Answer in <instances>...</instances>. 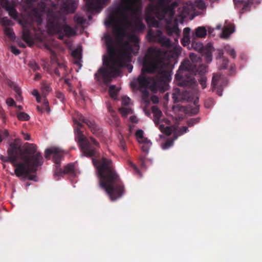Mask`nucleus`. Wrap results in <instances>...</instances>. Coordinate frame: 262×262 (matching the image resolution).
Listing matches in <instances>:
<instances>
[{"label": "nucleus", "mask_w": 262, "mask_h": 262, "mask_svg": "<svg viewBox=\"0 0 262 262\" xmlns=\"http://www.w3.org/2000/svg\"><path fill=\"white\" fill-rule=\"evenodd\" d=\"M172 144V142L170 141H168L163 145V148L164 149H167L171 146Z\"/></svg>", "instance_id": "61"}, {"label": "nucleus", "mask_w": 262, "mask_h": 262, "mask_svg": "<svg viewBox=\"0 0 262 262\" xmlns=\"http://www.w3.org/2000/svg\"><path fill=\"white\" fill-rule=\"evenodd\" d=\"M139 90L141 91L143 98L146 99L149 96V91L147 88H139Z\"/></svg>", "instance_id": "48"}, {"label": "nucleus", "mask_w": 262, "mask_h": 262, "mask_svg": "<svg viewBox=\"0 0 262 262\" xmlns=\"http://www.w3.org/2000/svg\"><path fill=\"white\" fill-rule=\"evenodd\" d=\"M166 1L171 2V0H158L157 4L150 5V9L156 11L157 17L160 20H164L167 16V23L169 24L172 21L175 14L174 9L178 6V4L174 2L167 5Z\"/></svg>", "instance_id": "10"}, {"label": "nucleus", "mask_w": 262, "mask_h": 262, "mask_svg": "<svg viewBox=\"0 0 262 262\" xmlns=\"http://www.w3.org/2000/svg\"><path fill=\"white\" fill-rule=\"evenodd\" d=\"M196 39L191 38V47L194 50L201 53L202 57H204L207 63L211 62L212 60L213 47L208 43L204 47L201 42L196 41Z\"/></svg>", "instance_id": "13"}, {"label": "nucleus", "mask_w": 262, "mask_h": 262, "mask_svg": "<svg viewBox=\"0 0 262 262\" xmlns=\"http://www.w3.org/2000/svg\"><path fill=\"white\" fill-rule=\"evenodd\" d=\"M191 63L189 60L184 61L181 67L184 68V71H179L175 75L177 84L182 87H194L195 85V80L194 75L190 71L198 72L199 74H204L206 72V66L200 65L201 58L194 53H191L189 55Z\"/></svg>", "instance_id": "5"}, {"label": "nucleus", "mask_w": 262, "mask_h": 262, "mask_svg": "<svg viewBox=\"0 0 262 262\" xmlns=\"http://www.w3.org/2000/svg\"><path fill=\"white\" fill-rule=\"evenodd\" d=\"M26 145L24 150L20 147L21 154L19 159L24 161L21 163L25 164V166L28 168V174L32 171L36 170V167L42 165L43 160L41 153L36 151L37 147L35 144L27 143Z\"/></svg>", "instance_id": "7"}, {"label": "nucleus", "mask_w": 262, "mask_h": 262, "mask_svg": "<svg viewBox=\"0 0 262 262\" xmlns=\"http://www.w3.org/2000/svg\"><path fill=\"white\" fill-rule=\"evenodd\" d=\"M43 109H45V110L46 112H47L48 113H49L50 111V107H49V101L46 99V96L43 97Z\"/></svg>", "instance_id": "45"}, {"label": "nucleus", "mask_w": 262, "mask_h": 262, "mask_svg": "<svg viewBox=\"0 0 262 262\" xmlns=\"http://www.w3.org/2000/svg\"><path fill=\"white\" fill-rule=\"evenodd\" d=\"M135 136L137 138L138 142H146L148 140L143 137V131L142 129L137 130Z\"/></svg>", "instance_id": "36"}, {"label": "nucleus", "mask_w": 262, "mask_h": 262, "mask_svg": "<svg viewBox=\"0 0 262 262\" xmlns=\"http://www.w3.org/2000/svg\"><path fill=\"white\" fill-rule=\"evenodd\" d=\"M224 50L226 52H227V53L231 55L232 58L234 59L235 58L236 52L234 49H233L228 45H226L224 46Z\"/></svg>", "instance_id": "38"}, {"label": "nucleus", "mask_w": 262, "mask_h": 262, "mask_svg": "<svg viewBox=\"0 0 262 262\" xmlns=\"http://www.w3.org/2000/svg\"><path fill=\"white\" fill-rule=\"evenodd\" d=\"M74 21L77 24L82 25L85 23L86 19L84 16L76 14L74 16Z\"/></svg>", "instance_id": "39"}, {"label": "nucleus", "mask_w": 262, "mask_h": 262, "mask_svg": "<svg viewBox=\"0 0 262 262\" xmlns=\"http://www.w3.org/2000/svg\"><path fill=\"white\" fill-rule=\"evenodd\" d=\"M163 133L166 134L167 136L170 135L172 133L171 127L168 126H166V128H165Z\"/></svg>", "instance_id": "57"}, {"label": "nucleus", "mask_w": 262, "mask_h": 262, "mask_svg": "<svg viewBox=\"0 0 262 262\" xmlns=\"http://www.w3.org/2000/svg\"><path fill=\"white\" fill-rule=\"evenodd\" d=\"M119 91V89L117 88L114 85H112L109 87L108 93L110 96L113 99H117V94Z\"/></svg>", "instance_id": "33"}, {"label": "nucleus", "mask_w": 262, "mask_h": 262, "mask_svg": "<svg viewBox=\"0 0 262 262\" xmlns=\"http://www.w3.org/2000/svg\"><path fill=\"white\" fill-rule=\"evenodd\" d=\"M17 119L20 121H28L29 119V116L26 113L24 112H20L17 114Z\"/></svg>", "instance_id": "42"}, {"label": "nucleus", "mask_w": 262, "mask_h": 262, "mask_svg": "<svg viewBox=\"0 0 262 262\" xmlns=\"http://www.w3.org/2000/svg\"><path fill=\"white\" fill-rule=\"evenodd\" d=\"M130 120L132 123H136L138 122V119L135 116H131L130 117Z\"/></svg>", "instance_id": "64"}, {"label": "nucleus", "mask_w": 262, "mask_h": 262, "mask_svg": "<svg viewBox=\"0 0 262 262\" xmlns=\"http://www.w3.org/2000/svg\"><path fill=\"white\" fill-rule=\"evenodd\" d=\"M149 19H150V20H151L153 27H156L158 26V22L157 20H155V19L154 17L150 18V17H149V16L147 17L146 21L147 23H149Z\"/></svg>", "instance_id": "56"}, {"label": "nucleus", "mask_w": 262, "mask_h": 262, "mask_svg": "<svg viewBox=\"0 0 262 262\" xmlns=\"http://www.w3.org/2000/svg\"><path fill=\"white\" fill-rule=\"evenodd\" d=\"M75 140L78 142L80 150L84 156L87 157L97 156V148L99 147V143L92 137L86 138L79 128L75 129Z\"/></svg>", "instance_id": "9"}, {"label": "nucleus", "mask_w": 262, "mask_h": 262, "mask_svg": "<svg viewBox=\"0 0 262 262\" xmlns=\"http://www.w3.org/2000/svg\"><path fill=\"white\" fill-rule=\"evenodd\" d=\"M47 27L50 34L57 35L59 39L76 35L75 30L66 24V16L60 12H51L47 15Z\"/></svg>", "instance_id": "6"}, {"label": "nucleus", "mask_w": 262, "mask_h": 262, "mask_svg": "<svg viewBox=\"0 0 262 262\" xmlns=\"http://www.w3.org/2000/svg\"><path fill=\"white\" fill-rule=\"evenodd\" d=\"M10 51L15 55H18L20 53V50L14 46H11V47H10Z\"/></svg>", "instance_id": "53"}, {"label": "nucleus", "mask_w": 262, "mask_h": 262, "mask_svg": "<svg viewBox=\"0 0 262 262\" xmlns=\"http://www.w3.org/2000/svg\"><path fill=\"white\" fill-rule=\"evenodd\" d=\"M41 90L44 96L49 93L51 91V88L49 84H47L45 82H42L41 85Z\"/></svg>", "instance_id": "40"}, {"label": "nucleus", "mask_w": 262, "mask_h": 262, "mask_svg": "<svg viewBox=\"0 0 262 262\" xmlns=\"http://www.w3.org/2000/svg\"><path fill=\"white\" fill-rule=\"evenodd\" d=\"M139 39L138 36L135 34H130L127 35V39L124 42H128L129 45H131L130 43H134L133 48L136 51L139 50Z\"/></svg>", "instance_id": "25"}, {"label": "nucleus", "mask_w": 262, "mask_h": 262, "mask_svg": "<svg viewBox=\"0 0 262 262\" xmlns=\"http://www.w3.org/2000/svg\"><path fill=\"white\" fill-rule=\"evenodd\" d=\"M60 165H56V169L54 170V177H62L66 173L64 169H62L60 167Z\"/></svg>", "instance_id": "37"}, {"label": "nucleus", "mask_w": 262, "mask_h": 262, "mask_svg": "<svg viewBox=\"0 0 262 262\" xmlns=\"http://www.w3.org/2000/svg\"><path fill=\"white\" fill-rule=\"evenodd\" d=\"M225 84V81L221 75H213L212 79V87L213 91H216L219 96H221L223 94V87Z\"/></svg>", "instance_id": "17"}, {"label": "nucleus", "mask_w": 262, "mask_h": 262, "mask_svg": "<svg viewBox=\"0 0 262 262\" xmlns=\"http://www.w3.org/2000/svg\"><path fill=\"white\" fill-rule=\"evenodd\" d=\"M152 112L154 114L153 121L155 124L158 126L159 123V120L162 116V112L157 106H152L151 108Z\"/></svg>", "instance_id": "28"}, {"label": "nucleus", "mask_w": 262, "mask_h": 262, "mask_svg": "<svg viewBox=\"0 0 262 262\" xmlns=\"http://www.w3.org/2000/svg\"><path fill=\"white\" fill-rule=\"evenodd\" d=\"M197 7L201 9H203L205 8V3L204 1L201 0L197 2Z\"/></svg>", "instance_id": "60"}, {"label": "nucleus", "mask_w": 262, "mask_h": 262, "mask_svg": "<svg viewBox=\"0 0 262 262\" xmlns=\"http://www.w3.org/2000/svg\"><path fill=\"white\" fill-rule=\"evenodd\" d=\"M166 24L167 25V27H166V30H167V33L169 35H172L173 34H176L178 35L180 33V31L179 29V27H178V24L176 22L174 23V24L171 25L172 21L169 24L167 23V18L165 19Z\"/></svg>", "instance_id": "24"}, {"label": "nucleus", "mask_w": 262, "mask_h": 262, "mask_svg": "<svg viewBox=\"0 0 262 262\" xmlns=\"http://www.w3.org/2000/svg\"><path fill=\"white\" fill-rule=\"evenodd\" d=\"M200 121L199 118L190 119L187 122V125L189 126H192L198 123Z\"/></svg>", "instance_id": "46"}, {"label": "nucleus", "mask_w": 262, "mask_h": 262, "mask_svg": "<svg viewBox=\"0 0 262 262\" xmlns=\"http://www.w3.org/2000/svg\"><path fill=\"white\" fill-rule=\"evenodd\" d=\"M235 7L241 8V13L250 11L251 6L260 3V0H233Z\"/></svg>", "instance_id": "18"}, {"label": "nucleus", "mask_w": 262, "mask_h": 262, "mask_svg": "<svg viewBox=\"0 0 262 262\" xmlns=\"http://www.w3.org/2000/svg\"><path fill=\"white\" fill-rule=\"evenodd\" d=\"M108 111L110 112L111 114V116L112 117L114 122L115 123L116 125L118 127L120 125V119L118 117V116L117 115L116 113L114 111V110L112 108V107L110 105L107 106Z\"/></svg>", "instance_id": "31"}, {"label": "nucleus", "mask_w": 262, "mask_h": 262, "mask_svg": "<svg viewBox=\"0 0 262 262\" xmlns=\"http://www.w3.org/2000/svg\"><path fill=\"white\" fill-rule=\"evenodd\" d=\"M206 36V29L205 27H198L195 29L194 32L192 34L191 38L196 39L197 38H204Z\"/></svg>", "instance_id": "26"}, {"label": "nucleus", "mask_w": 262, "mask_h": 262, "mask_svg": "<svg viewBox=\"0 0 262 262\" xmlns=\"http://www.w3.org/2000/svg\"><path fill=\"white\" fill-rule=\"evenodd\" d=\"M156 41L158 42L161 44V46H163L165 47L169 48L171 46V40L166 37L165 36H162L161 38H159Z\"/></svg>", "instance_id": "32"}, {"label": "nucleus", "mask_w": 262, "mask_h": 262, "mask_svg": "<svg viewBox=\"0 0 262 262\" xmlns=\"http://www.w3.org/2000/svg\"><path fill=\"white\" fill-rule=\"evenodd\" d=\"M172 98L175 103L183 100L191 101L193 100V104L195 107L190 110V113L191 115H195L199 113V99L198 97L194 99L193 96L187 90L182 91L179 88H174L172 93Z\"/></svg>", "instance_id": "11"}, {"label": "nucleus", "mask_w": 262, "mask_h": 262, "mask_svg": "<svg viewBox=\"0 0 262 262\" xmlns=\"http://www.w3.org/2000/svg\"><path fill=\"white\" fill-rule=\"evenodd\" d=\"M64 170L66 174H68L71 177H74L76 175L75 164L74 163H70L66 165Z\"/></svg>", "instance_id": "29"}, {"label": "nucleus", "mask_w": 262, "mask_h": 262, "mask_svg": "<svg viewBox=\"0 0 262 262\" xmlns=\"http://www.w3.org/2000/svg\"><path fill=\"white\" fill-rule=\"evenodd\" d=\"M166 52L160 49L149 48L147 54L143 60L142 74L139 76L138 81L139 88H147L150 84V79L143 75L145 73L152 74L158 72L154 84L161 93L168 90V82L171 80V75L164 69Z\"/></svg>", "instance_id": "3"}, {"label": "nucleus", "mask_w": 262, "mask_h": 262, "mask_svg": "<svg viewBox=\"0 0 262 262\" xmlns=\"http://www.w3.org/2000/svg\"><path fill=\"white\" fill-rule=\"evenodd\" d=\"M199 83L201 85L203 89H204L206 87V78L205 77H201L199 79Z\"/></svg>", "instance_id": "49"}, {"label": "nucleus", "mask_w": 262, "mask_h": 262, "mask_svg": "<svg viewBox=\"0 0 262 262\" xmlns=\"http://www.w3.org/2000/svg\"><path fill=\"white\" fill-rule=\"evenodd\" d=\"M78 119H79V122H76V123L79 127L81 128L82 127L81 123L83 122L88 125V127L90 128L91 132L93 133V134L96 135H98L99 128L93 120L86 119L81 114H78Z\"/></svg>", "instance_id": "16"}, {"label": "nucleus", "mask_w": 262, "mask_h": 262, "mask_svg": "<svg viewBox=\"0 0 262 262\" xmlns=\"http://www.w3.org/2000/svg\"><path fill=\"white\" fill-rule=\"evenodd\" d=\"M234 32V26L233 25L230 24L224 27L222 33H221V37L223 38H227L230 36V34Z\"/></svg>", "instance_id": "27"}, {"label": "nucleus", "mask_w": 262, "mask_h": 262, "mask_svg": "<svg viewBox=\"0 0 262 262\" xmlns=\"http://www.w3.org/2000/svg\"><path fill=\"white\" fill-rule=\"evenodd\" d=\"M28 7L31 9V14L37 20L38 25L42 23V16L46 12V4L38 0H25Z\"/></svg>", "instance_id": "12"}, {"label": "nucleus", "mask_w": 262, "mask_h": 262, "mask_svg": "<svg viewBox=\"0 0 262 262\" xmlns=\"http://www.w3.org/2000/svg\"><path fill=\"white\" fill-rule=\"evenodd\" d=\"M23 39L30 46H32L34 43L31 30L25 27L23 28Z\"/></svg>", "instance_id": "23"}, {"label": "nucleus", "mask_w": 262, "mask_h": 262, "mask_svg": "<svg viewBox=\"0 0 262 262\" xmlns=\"http://www.w3.org/2000/svg\"><path fill=\"white\" fill-rule=\"evenodd\" d=\"M1 24L2 26L5 27H8L10 26H12L13 24L12 20H9L7 17H3L1 19Z\"/></svg>", "instance_id": "41"}, {"label": "nucleus", "mask_w": 262, "mask_h": 262, "mask_svg": "<svg viewBox=\"0 0 262 262\" xmlns=\"http://www.w3.org/2000/svg\"><path fill=\"white\" fill-rule=\"evenodd\" d=\"M104 38L108 57L103 60V64L105 67L99 69L97 73L95 74L94 78L99 83H103L107 85L111 81L112 73L117 72V68H121L125 66L126 63L131 60L132 53H137L138 51L135 50L128 42H124L122 45V41L120 42L117 39L121 45V51L119 57L116 58V44L113 36L106 33Z\"/></svg>", "instance_id": "2"}, {"label": "nucleus", "mask_w": 262, "mask_h": 262, "mask_svg": "<svg viewBox=\"0 0 262 262\" xmlns=\"http://www.w3.org/2000/svg\"><path fill=\"white\" fill-rule=\"evenodd\" d=\"M53 155V160L56 165H60V161L63 156V152L60 148L52 147L45 150V158L49 159L51 155Z\"/></svg>", "instance_id": "15"}, {"label": "nucleus", "mask_w": 262, "mask_h": 262, "mask_svg": "<svg viewBox=\"0 0 262 262\" xmlns=\"http://www.w3.org/2000/svg\"><path fill=\"white\" fill-rule=\"evenodd\" d=\"M20 144L17 140L14 141L9 144V147L8 149V156L1 155L0 160L4 162H9L12 163L13 167H15V173L16 177H20L24 175H27V169L25 164L21 162H17L19 159V156L21 154Z\"/></svg>", "instance_id": "8"}, {"label": "nucleus", "mask_w": 262, "mask_h": 262, "mask_svg": "<svg viewBox=\"0 0 262 262\" xmlns=\"http://www.w3.org/2000/svg\"><path fill=\"white\" fill-rule=\"evenodd\" d=\"M93 163L97 168L99 187L105 190L111 200L119 199L124 193V187L112 161L102 157L100 160L93 158Z\"/></svg>", "instance_id": "4"}, {"label": "nucleus", "mask_w": 262, "mask_h": 262, "mask_svg": "<svg viewBox=\"0 0 262 262\" xmlns=\"http://www.w3.org/2000/svg\"><path fill=\"white\" fill-rule=\"evenodd\" d=\"M190 32V29L188 27H186L183 30V36L190 37L189 34Z\"/></svg>", "instance_id": "58"}, {"label": "nucleus", "mask_w": 262, "mask_h": 262, "mask_svg": "<svg viewBox=\"0 0 262 262\" xmlns=\"http://www.w3.org/2000/svg\"><path fill=\"white\" fill-rule=\"evenodd\" d=\"M224 55V51L223 50L220 49L219 50V55H217L216 57V59H223L224 58L223 57Z\"/></svg>", "instance_id": "62"}, {"label": "nucleus", "mask_w": 262, "mask_h": 262, "mask_svg": "<svg viewBox=\"0 0 262 262\" xmlns=\"http://www.w3.org/2000/svg\"><path fill=\"white\" fill-rule=\"evenodd\" d=\"M128 164L130 165V167H132V168H133L135 173L138 174L139 176L140 175V172L138 167H137L135 164H134L132 162H129Z\"/></svg>", "instance_id": "51"}, {"label": "nucleus", "mask_w": 262, "mask_h": 262, "mask_svg": "<svg viewBox=\"0 0 262 262\" xmlns=\"http://www.w3.org/2000/svg\"><path fill=\"white\" fill-rule=\"evenodd\" d=\"M181 42L183 46H189L190 44L191 45V40H190V37L183 36Z\"/></svg>", "instance_id": "44"}, {"label": "nucleus", "mask_w": 262, "mask_h": 262, "mask_svg": "<svg viewBox=\"0 0 262 262\" xmlns=\"http://www.w3.org/2000/svg\"><path fill=\"white\" fill-rule=\"evenodd\" d=\"M162 36V31L160 30H150L147 34V39L151 42L156 41Z\"/></svg>", "instance_id": "22"}, {"label": "nucleus", "mask_w": 262, "mask_h": 262, "mask_svg": "<svg viewBox=\"0 0 262 262\" xmlns=\"http://www.w3.org/2000/svg\"><path fill=\"white\" fill-rule=\"evenodd\" d=\"M0 5L8 11L11 17L15 19L17 18L18 13L14 2H10L8 0H0Z\"/></svg>", "instance_id": "19"}, {"label": "nucleus", "mask_w": 262, "mask_h": 262, "mask_svg": "<svg viewBox=\"0 0 262 262\" xmlns=\"http://www.w3.org/2000/svg\"><path fill=\"white\" fill-rule=\"evenodd\" d=\"M146 157L145 156H141L139 157V163L142 169H146Z\"/></svg>", "instance_id": "47"}, {"label": "nucleus", "mask_w": 262, "mask_h": 262, "mask_svg": "<svg viewBox=\"0 0 262 262\" xmlns=\"http://www.w3.org/2000/svg\"><path fill=\"white\" fill-rule=\"evenodd\" d=\"M4 33L7 37H8L10 39H13L14 38L15 36L14 35V33L13 32V29L9 27H5L4 28Z\"/></svg>", "instance_id": "34"}, {"label": "nucleus", "mask_w": 262, "mask_h": 262, "mask_svg": "<svg viewBox=\"0 0 262 262\" xmlns=\"http://www.w3.org/2000/svg\"><path fill=\"white\" fill-rule=\"evenodd\" d=\"M6 103L9 106H14L16 105L15 101L12 98H8L6 99Z\"/></svg>", "instance_id": "55"}, {"label": "nucleus", "mask_w": 262, "mask_h": 262, "mask_svg": "<svg viewBox=\"0 0 262 262\" xmlns=\"http://www.w3.org/2000/svg\"><path fill=\"white\" fill-rule=\"evenodd\" d=\"M142 0H122L116 8L110 11L107 19L105 21L106 27H113L116 39L120 42L127 36L124 28L132 25L133 18H136L135 29L142 32L145 29V25L138 16L141 12Z\"/></svg>", "instance_id": "1"}, {"label": "nucleus", "mask_w": 262, "mask_h": 262, "mask_svg": "<svg viewBox=\"0 0 262 262\" xmlns=\"http://www.w3.org/2000/svg\"><path fill=\"white\" fill-rule=\"evenodd\" d=\"M9 85L15 92L17 99H21V92L20 87L17 86V85L12 81H10Z\"/></svg>", "instance_id": "30"}, {"label": "nucleus", "mask_w": 262, "mask_h": 262, "mask_svg": "<svg viewBox=\"0 0 262 262\" xmlns=\"http://www.w3.org/2000/svg\"><path fill=\"white\" fill-rule=\"evenodd\" d=\"M221 61H222V63H221L220 66V69H225L227 68V65L228 63V60L227 58H223L221 59Z\"/></svg>", "instance_id": "50"}, {"label": "nucleus", "mask_w": 262, "mask_h": 262, "mask_svg": "<svg viewBox=\"0 0 262 262\" xmlns=\"http://www.w3.org/2000/svg\"><path fill=\"white\" fill-rule=\"evenodd\" d=\"M180 131L181 132L182 134H183L184 133H187L188 129L187 126H183L180 128Z\"/></svg>", "instance_id": "63"}, {"label": "nucleus", "mask_w": 262, "mask_h": 262, "mask_svg": "<svg viewBox=\"0 0 262 262\" xmlns=\"http://www.w3.org/2000/svg\"><path fill=\"white\" fill-rule=\"evenodd\" d=\"M9 136V134L8 130H4L0 133V137L2 138V140H4L6 138H8V137Z\"/></svg>", "instance_id": "52"}, {"label": "nucleus", "mask_w": 262, "mask_h": 262, "mask_svg": "<svg viewBox=\"0 0 262 262\" xmlns=\"http://www.w3.org/2000/svg\"><path fill=\"white\" fill-rule=\"evenodd\" d=\"M119 147L120 148L122 149L123 151H126L127 146L123 139L120 140Z\"/></svg>", "instance_id": "54"}, {"label": "nucleus", "mask_w": 262, "mask_h": 262, "mask_svg": "<svg viewBox=\"0 0 262 262\" xmlns=\"http://www.w3.org/2000/svg\"><path fill=\"white\" fill-rule=\"evenodd\" d=\"M139 142L141 144V148L142 150L145 153H147L151 145L149 140H147V141Z\"/></svg>", "instance_id": "35"}, {"label": "nucleus", "mask_w": 262, "mask_h": 262, "mask_svg": "<svg viewBox=\"0 0 262 262\" xmlns=\"http://www.w3.org/2000/svg\"><path fill=\"white\" fill-rule=\"evenodd\" d=\"M86 9L88 12L99 13L101 11L102 6L105 5L110 0H85Z\"/></svg>", "instance_id": "14"}, {"label": "nucleus", "mask_w": 262, "mask_h": 262, "mask_svg": "<svg viewBox=\"0 0 262 262\" xmlns=\"http://www.w3.org/2000/svg\"><path fill=\"white\" fill-rule=\"evenodd\" d=\"M77 6L76 0H66L61 5V10H63L66 14L73 13L76 10Z\"/></svg>", "instance_id": "20"}, {"label": "nucleus", "mask_w": 262, "mask_h": 262, "mask_svg": "<svg viewBox=\"0 0 262 262\" xmlns=\"http://www.w3.org/2000/svg\"><path fill=\"white\" fill-rule=\"evenodd\" d=\"M56 97L61 101L64 99V94L59 91L56 92Z\"/></svg>", "instance_id": "59"}, {"label": "nucleus", "mask_w": 262, "mask_h": 262, "mask_svg": "<svg viewBox=\"0 0 262 262\" xmlns=\"http://www.w3.org/2000/svg\"><path fill=\"white\" fill-rule=\"evenodd\" d=\"M130 103V99L126 96H123L121 99L122 106L119 109V111L123 116H126L128 114L132 113V110L128 105Z\"/></svg>", "instance_id": "21"}, {"label": "nucleus", "mask_w": 262, "mask_h": 262, "mask_svg": "<svg viewBox=\"0 0 262 262\" xmlns=\"http://www.w3.org/2000/svg\"><path fill=\"white\" fill-rule=\"evenodd\" d=\"M28 66L32 70L36 71L39 69V67L36 62L34 60L29 62Z\"/></svg>", "instance_id": "43"}]
</instances>
